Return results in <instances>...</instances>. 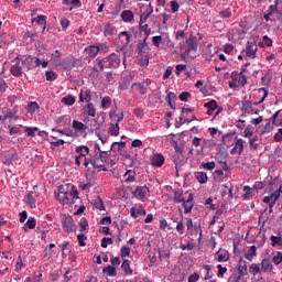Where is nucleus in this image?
I'll list each match as a JSON object with an SVG mask.
<instances>
[{
	"mask_svg": "<svg viewBox=\"0 0 282 282\" xmlns=\"http://www.w3.org/2000/svg\"><path fill=\"white\" fill-rule=\"evenodd\" d=\"M55 198L62 206H74L76 199H78V189L74 185L70 191L68 187L59 185L58 192H55Z\"/></svg>",
	"mask_w": 282,
	"mask_h": 282,
	"instance_id": "1",
	"label": "nucleus"
},
{
	"mask_svg": "<svg viewBox=\"0 0 282 282\" xmlns=\"http://www.w3.org/2000/svg\"><path fill=\"white\" fill-rule=\"evenodd\" d=\"M107 160H109V154L107 151H102L100 150V147L96 145L95 154L90 155L89 159H84V166L85 169H90L89 164H91L93 169L107 171V167H105Z\"/></svg>",
	"mask_w": 282,
	"mask_h": 282,
	"instance_id": "2",
	"label": "nucleus"
},
{
	"mask_svg": "<svg viewBox=\"0 0 282 282\" xmlns=\"http://www.w3.org/2000/svg\"><path fill=\"white\" fill-rule=\"evenodd\" d=\"M97 65L100 67V72H105V69H116L120 67V56L116 53L110 54L108 57L97 59Z\"/></svg>",
	"mask_w": 282,
	"mask_h": 282,
	"instance_id": "3",
	"label": "nucleus"
},
{
	"mask_svg": "<svg viewBox=\"0 0 282 282\" xmlns=\"http://www.w3.org/2000/svg\"><path fill=\"white\" fill-rule=\"evenodd\" d=\"M30 63H34V57L32 56H28L24 58V61L22 62H17L15 64H13L10 68V73L12 74V76H15V78H19L20 76L23 75V65H30Z\"/></svg>",
	"mask_w": 282,
	"mask_h": 282,
	"instance_id": "4",
	"label": "nucleus"
},
{
	"mask_svg": "<svg viewBox=\"0 0 282 282\" xmlns=\"http://www.w3.org/2000/svg\"><path fill=\"white\" fill-rule=\"evenodd\" d=\"M62 228L64 232H76V223H74V217L68 214L62 216Z\"/></svg>",
	"mask_w": 282,
	"mask_h": 282,
	"instance_id": "5",
	"label": "nucleus"
},
{
	"mask_svg": "<svg viewBox=\"0 0 282 282\" xmlns=\"http://www.w3.org/2000/svg\"><path fill=\"white\" fill-rule=\"evenodd\" d=\"M238 272L239 274L236 282H239L240 279H243V276H248V262H246L243 259L239 260Z\"/></svg>",
	"mask_w": 282,
	"mask_h": 282,
	"instance_id": "6",
	"label": "nucleus"
},
{
	"mask_svg": "<svg viewBox=\"0 0 282 282\" xmlns=\"http://www.w3.org/2000/svg\"><path fill=\"white\" fill-rule=\"evenodd\" d=\"M259 51V47L254 44V42H247L246 45V56L249 58H257V52Z\"/></svg>",
	"mask_w": 282,
	"mask_h": 282,
	"instance_id": "7",
	"label": "nucleus"
},
{
	"mask_svg": "<svg viewBox=\"0 0 282 282\" xmlns=\"http://www.w3.org/2000/svg\"><path fill=\"white\" fill-rule=\"evenodd\" d=\"M124 149H127L126 141L113 142L111 144L110 151L118 153L119 155H124Z\"/></svg>",
	"mask_w": 282,
	"mask_h": 282,
	"instance_id": "8",
	"label": "nucleus"
},
{
	"mask_svg": "<svg viewBox=\"0 0 282 282\" xmlns=\"http://www.w3.org/2000/svg\"><path fill=\"white\" fill-rule=\"evenodd\" d=\"M186 45H187V48H186V54H189V52H197V47H198V44H197V41H195V37L193 34L189 35V37L186 40Z\"/></svg>",
	"mask_w": 282,
	"mask_h": 282,
	"instance_id": "9",
	"label": "nucleus"
},
{
	"mask_svg": "<svg viewBox=\"0 0 282 282\" xmlns=\"http://www.w3.org/2000/svg\"><path fill=\"white\" fill-rule=\"evenodd\" d=\"M279 197H281V186L279 189L272 192L269 196H264L263 204H270L271 202H274V204H276Z\"/></svg>",
	"mask_w": 282,
	"mask_h": 282,
	"instance_id": "10",
	"label": "nucleus"
},
{
	"mask_svg": "<svg viewBox=\"0 0 282 282\" xmlns=\"http://www.w3.org/2000/svg\"><path fill=\"white\" fill-rule=\"evenodd\" d=\"M149 188L147 186H138L134 192H132L133 197L137 199H144L147 197Z\"/></svg>",
	"mask_w": 282,
	"mask_h": 282,
	"instance_id": "11",
	"label": "nucleus"
},
{
	"mask_svg": "<svg viewBox=\"0 0 282 282\" xmlns=\"http://www.w3.org/2000/svg\"><path fill=\"white\" fill-rule=\"evenodd\" d=\"M134 19L135 14H133L131 10H123L121 12V20L123 23H133Z\"/></svg>",
	"mask_w": 282,
	"mask_h": 282,
	"instance_id": "12",
	"label": "nucleus"
},
{
	"mask_svg": "<svg viewBox=\"0 0 282 282\" xmlns=\"http://www.w3.org/2000/svg\"><path fill=\"white\" fill-rule=\"evenodd\" d=\"M254 110L252 109V101L250 100H245L242 101V113L240 117L246 118L248 113H252Z\"/></svg>",
	"mask_w": 282,
	"mask_h": 282,
	"instance_id": "13",
	"label": "nucleus"
},
{
	"mask_svg": "<svg viewBox=\"0 0 282 282\" xmlns=\"http://www.w3.org/2000/svg\"><path fill=\"white\" fill-rule=\"evenodd\" d=\"M130 215L133 217V219H138V217H147V210L142 207H131Z\"/></svg>",
	"mask_w": 282,
	"mask_h": 282,
	"instance_id": "14",
	"label": "nucleus"
},
{
	"mask_svg": "<svg viewBox=\"0 0 282 282\" xmlns=\"http://www.w3.org/2000/svg\"><path fill=\"white\" fill-rule=\"evenodd\" d=\"M151 164H152V166H156L158 169H160L164 164V155H162L160 153L154 154L151 158Z\"/></svg>",
	"mask_w": 282,
	"mask_h": 282,
	"instance_id": "15",
	"label": "nucleus"
},
{
	"mask_svg": "<svg viewBox=\"0 0 282 282\" xmlns=\"http://www.w3.org/2000/svg\"><path fill=\"white\" fill-rule=\"evenodd\" d=\"M231 155H237V153L239 155H241V153H243V139H238L236 141L235 147L231 149L230 151Z\"/></svg>",
	"mask_w": 282,
	"mask_h": 282,
	"instance_id": "16",
	"label": "nucleus"
},
{
	"mask_svg": "<svg viewBox=\"0 0 282 282\" xmlns=\"http://www.w3.org/2000/svg\"><path fill=\"white\" fill-rule=\"evenodd\" d=\"M185 215H188L193 210V194H189L187 199L182 202Z\"/></svg>",
	"mask_w": 282,
	"mask_h": 282,
	"instance_id": "17",
	"label": "nucleus"
},
{
	"mask_svg": "<svg viewBox=\"0 0 282 282\" xmlns=\"http://www.w3.org/2000/svg\"><path fill=\"white\" fill-rule=\"evenodd\" d=\"M131 33L123 31L119 33V39L122 43V45H124V47H127V45H129L131 43Z\"/></svg>",
	"mask_w": 282,
	"mask_h": 282,
	"instance_id": "18",
	"label": "nucleus"
},
{
	"mask_svg": "<svg viewBox=\"0 0 282 282\" xmlns=\"http://www.w3.org/2000/svg\"><path fill=\"white\" fill-rule=\"evenodd\" d=\"M124 184H131L133 182H135V177H137V174H135V171L133 170H128L124 175Z\"/></svg>",
	"mask_w": 282,
	"mask_h": 282,
	"instance_id": "19",
	"label": "nucleus"
},
{
	"mask_svg": "<svg viewBox=\"0 0 282 282\" xmlns=\"http://www.w3.org/2000/svg\"><path fill=\"white\" fill-rule=\"evenodd\" d=\"M84 113L89 116L90 118H96V106L89 102L88 105L84 106Z\"/></svg>",
	"mask_w": 282,
	"mask_h": 282,
	"instance_id": "20",
	"label": "nucleus"
},
{
	"mask_svg": "<svg viewBox=\"0 0 282 282\" xmlns=\"http://www.w3.org/2000/svg\"><path fill=\"white\" fill-rule=\"evenodd\" d=\"M149 37H144L143 41L138 43L137 50L139 54H147L149 52V43H147V40Z\"/></svg>",
	"mask_w": 282,
	"mask_h": 282,
	"instance_id": "21",
	"label": "nucleus"
},
{
	"mask_svg": "<svg viewBox=\"0 0 282 282\" xmlns=\"http://www.w3.org/2000/svg\"><path fill=\"white\" fill-rule=\"evenodd\" d=\"M34 228H36V218H32V217H30L24 224V226L22 227L24 232H28V230H34Z\"/></svg>",
	"mask_w": 282,
	"mask_h": 282,
	"instance_id": "22",
	"label": "nucleus"
},
{
	"mask_svg": "<svg viewBox=\"0 0 282 282\" xmlns=\"http://www.w3.org/2000/svg\"><path fill=\"white\" fill-rule=\"evenodd\" d=\"M243 199H252L257 191L248 185L243 187Z\"/></svg>",
	"mask_w": 282,
	"mask_h": 282,
	"instance_id": "23",
	"label": "nucleus"
},
{
	"mask_svg": "<svg viewBox=\"0 0 282 282\" xmlns=\"http://www.w3.org/2000/svg\"><path fill=\"white\" fill-rule=\"evenodd\" d=\"M79 102H91V90H82L79 95Z\"/></svg>",
	"mask_w": 282,
	"mask_h": 282,
	"instance_id": "24",
	"label": "nucleus"
},
{
	"mask_svg": "<svg viewBox=\"0 0 282 282\" xmlns=\"http://www.w3.org/2000/svg\"><path fill=\"white\" fill-rule=\"evenodd\" d=\"M204 107L207 109V116H213L215 113V109H217V101L210 100L204 105Z\"/></svg>",
	"mask_w": 282,
	"mask_h": 282,
	"instance_id": "25",
	"label": "nucleus"
},
{
	"mask_svg": "<svg viewBox=\"0 0 282 282\" xmlns=\"http://www.w3.org/2000/svg\"><path fill=\"white\" fill-rule=\"evenodd\" d=\"M86 52H88V56H90V58H96L100 53V46L90 45L88 48H86Z\"/></svg>",
	"mask_w": 282,
	"mask_h": 282,
	"instance_id": "26",
	"label": "nucleus"
},
{
	"mask_svg": "<svg viewBox=\"0 0 282 282\" xmlns=\"http://www.w3.org/2000/svg\"><path fill=\"white\" fill-rule=\"evenodd\" d=\"M62 257L66 258L67 254L72 252V249H69V241L65 240L63 243L59 245Z\"/></svg>",
	"mask_w": 282,
	"mask_h": 282,
	"instance_id": "27",
	"label": "nucleus"
},
{
	"mask_svg": "<svg viewBox=\"0 0 282 282\" xmlns=\"http://www.w3.org/2000/svg\"><path fill=\"white\" fill-rule=\"evenodd\" d=\"M217 254H218V262L219 263H226V261H228L230 259V253H228V251L226 250H218L217 251Z\"/></svg>",
	"mask_w": 282,
	"mask_h": 282,
	"instance_id": "28",
	"label": "nucleus"
},
{
	"mask_svg": "<svg viewBox=\"0 0 282 282\" xmlns=\"http://www.w3.org/2000/svg\"><path fill=\"white\" fill-rule=\"evenodd\" d=\"M281 115V110H278L271 118L270 121L272 122V124H274V127H281L282 124V117H280Z\"/></svg>",
	"mask_w": 282,
	"mask_h": 282,
	"instance_id": "29",
	"label": "nucleus"
},
{
	"mask_svg": "<svg viewBox=\"0 0 282 282\" xmlns=\"http://www.w3.org/2000/svg\"><path fill=\"white\" fill-rule=\"evenodd\" d=\"M75 151L80 158H87L89 155V147L87 145H79Z\"/></svg>",
	"mask_w": 282,
	"mask_h": 282,
	"instance_id": "30",
	"label": "nucleus"
},
{
	"mask_svg": "<svg viewBox=\"0 0 282 282\" xmlns=\"http://www.w3.org/2000/svg\"><path fill=\"white\" fill-rule=\"evenodd\" d=\"M39 109H41V106L36 101H30L26 106V110L31 115L36 113V111H39Z\"/></svg>",
	"mask_w": 282,
	"mask_h": 282,
	"instance_id": "31",
	"label": "nucleus"
},
{
	"mask_svg": "<svg viewBox=\"0 0 282 282\" xmlns=\"http://www.w3.org/2000/svg\"><path fill=\"white\" fill-rule=\"evenodd\" d=\"M121 270H123V272H126V274H128L129 276L133 274V270L131 269V262L128 259L123 260L121 264Z\"/></svg>",
	"mask_w": 282,
	"mask_h": 282,
	"instance_id": "32",
	"label": "nucleus"
},
{
	"mask_svg": "<svg viewBox=\"0 0 282 282\" xmlns=\"http://www.w3.org/2000/svg\"><path fill=\"white\" fill-rule=\"evenodd\" d=\"M270 241H271L272 248H276V246L282 248V235L281 234H279L278 236H271Z\"/></svg>",
	"mask_w": 282,
	"mask_h": 282,
	"instance_id": "33",
	"label": "nucleus"
},
{
	"mask_svg": "<svg viewBox=\"0 0 282 282\" xmlns=\"http://www.w3.org/2000/svg\"><path fill=\"white\" fill-rule=\"evenodd\" d=\"M254 257H257V246H251L245 254V259H247V261H252Z\"/></svg>",
	"mask_w": 282,
	"mask_h": 282,
	"instance_id": "34",
	"label": "nucleus"
},
{
	"mask_svg": "<svg viewBox=\"0 0 282 282\" xmlns=\"http://www.w3.org/2000/svg\"><path fill=\"white\" fill-rule=\"evenodd\" d=\"M72 128L74 129V131H76L77 133H80V131H85V129H87V127L85 126V123L78 121V120H73V124Z\"/></svg>",
	"mask_w": 282,
	"mask_h": 282,
	"instance_id": "35",
	"label": "nucleus"
},
{
	"mask_svg": "<svg viewBox=\"0 0 282 282\" xmlns=\"http://www.w3.org/2000/svg\"><path fill=\"white\" fill-rule=\"evenodd\" d=\"M272 262H270V259L268 258H264L262 261H261V271L262 272H268V270H270V272H272Z\"/></svg>",
	"mask_w": 282,
	"mask_h": 282,
	"instance_id": "36",
	"label": "nucleus"
},
{
	"mask_svg": "<svg viewBox=\"0 0 282 282\" xmlns=\"http://www.w3.org/2000/svg\"><path fill=\"white\" fill-rule=\"evenodd\" d=\"M195 178L199 184H206V182H208V175L206 172H195Z\"/></svg>",
	"mask_w": 282,
	"mask_h": 282,
	"instance_id": "37",
	"label": "nucleus"
},
{
	"mask_svg": "<svg viewBox=\"0 0 282 282\" xmlns=\"http://www.w3.org/2000/svg\"><path fill=\"white\" fill-rule=\"evenodd\" d=\"M108 133H110V135H115V137L120 135V124L110 123Z\"/></svg>",
	"mask_w": 282,
	"mask_h": 282,
	"instance_id": "38",
	"label": "nucleus"
},
{
	"mask_svg": "<svg viewBox=\"0 0 282 282\" xmlns=\"http://www.w3.org/2000/svg\"><path fill=\"white\" fill-rule=\"evenodd\" d=\"M174 150H175V154L173 156L174 158V164L177 166V155H183L184 147L178 145L177 142H175Z\"/></svg>",
	"mask_w": 282,
	"mask_h": 282,
	"instance_id": "39",
	"label": "nucleus"
},
{
	"mask_svg": "<svg viewBox=\"0 0 282 282\" xmlns=\"http://www.w3.org/2000/svg\"><path fill=\"white\" fill-rule=\"evenodd\" d=\"M104 274H107L108 276H118V272L116 271V267L108 265L104 268L102 270Z\"/></svg>",
	"mask_w": 282,
	"mask_h": 282,
	"instance_id": "40",
	"label": "nucleus"
},
{
	"mask_svg": "<svg viewBox=\"0 0 282 282\" xmlns=\"http://www.w3.org/2000/svg\"><path fill=\"white\" fill-rule=\"evenodd\" d=\"M26 203L29 204L30 208H36V199L34 198L33 192L28 193Z\"/></svg>",
	"mask_w": 282,
	"mask_h": 282,
	"instance_id": "41",
	"label": "nucleus"
},
{
	"mask_svg": "<svg viewBox=\"0 0 282 282\" xmlns=\"http://www.w3.org/2000/svg\"><path fill=\"white\" fill-rule=\"evenodd\" d=\"M131 89H137V91H139V94H141V96H145V94H147V87H144V85H142L140 83L132 84Z\"/></svg>",
	"mask_w": 282,
	"mask_h": 282,
	"instance_id": "42",
	"label": "nucleus"
},
{
	"mask_svg": "<svg viewBox=\"0 0 282 282\" xmlns=\"http://www.w3.org/2000/svg\"><path fill=\"white\" fill-rule=\"evenodd\" d=\"M34 21H35V23H37V25H41V28H42L43 30H45V25H46V23H47V17H45V15H39V17L35 18L32 22L34 23Z\"/></svg>",
	"mask_w": 282,
	"mask_h": 282,
	"instance_id": "43",
	"label": "nucleus"
},
{
	"mask_svg": "<svg viewBox=\"0 0 282 282\" xmlns=\"http://www.w3.org/2000/svg\"><path fill=\"white\" fill-rule=\"evenodd\" d=\"M173 199H174L175 204H182V202H184V192L174 191Z\"/></svg>",
	"mask_w": 282,
	"mask_h": 282,
	"instance_id": "44",
	"label": "nucleus"
},
{
	"mask_svg": "<svg viewBox=\"0 0 282 282\" xmlns=\"http://www.w3.org/2000/svg\"><path fill=\"white\" fill-rule=\"evenodd\" d=\"M259 94H262V97L259 101H254L253 105L257 106V105H261L265 101V99L268 98V89L265 88H260L259 89Z\"/></svg>",
	"mask_w": 282,
	"mask_h": 282,
	"instance_id": "45",
	"label": "nucleus"
},
{
	"mask_svg": "<svg viewBox=\"0 0 282 282\" xmlns=\"http://www.w3.org/2000/svg\"><path fill=\"white\" fill-rule=\"evenodd\" d=\"M140 32H143L145 35V39H149L151 36V28H149V24H139Z\"/></svg>",
	"mask_w": 282,
	"mask_h": 282,
	"instance_id": "46",
	"label": "nucleus"
},
{
	"mask_svg": "<svg viewBox=\"0 0 282 282\" xmlns=\"http://www.w3.org/2000/svg\"><path fill=\"white\" fill-rule=\"evenodd\" d=\"M249 272L250 274H252L253 276H257V274H259L261 272V267H259V264L257 263H252L249 267Z\"/></svg>",
	"mask_w": 282,
	"mask_h": 282,
	"instance_id": "47",
	"label": "nucleus"
},
{
	"mask_svg": "<svg viewBox=\"0 0 282 282\" xmlns=\"http://www.w3.org/2000/svg\"><path fill=\"white\" fill-rule=\"evenodd\" d=\"M170 219H171V221H173V224H177V223H180L181 220L184 219V215L182 214V212L176 213V214H172L170 216Z\"/></svg>",
	"mask_w": 282,
	"mask_h": 282,
	"instance_id": "48",
	"label": "nucleus"
},
{
	"mask_svg": "<svg viewBox=\"0 0 282 282\" xmlns=\"http://www.w3.org/2000/svg\"><path fill=\"white\" fill-rule=\"evenodd\" d=\"M62 102L64 105H67L68 107H72V105H74V102H76V98H74V96H72V95H68L62 99Z\"/></svg>",
	"mask_w": 282,
	"mask_h": 282,
	"instance_id": "49",
	"label": "nucleus"
},
{
	"mask_svg": "<svg viewBox=\"0 0 282 282\" xmlns=\"http://www.w3.org/2000/svg\"><path fill=\"white\" fill-rule=\"evenodd\" d=\"M238 85H240V87H246V85H248V77L246 74L238 73Z\"/></svg>",
	"mask_w": 282,
	"mask_h": 282,
	"instance_id": "50",
	"label": "nucleus"
},
{
	"mask_svg": "<svg viewBox=\"0 0 282 282\" xmlns=\"http://www.w3.org/2000/svg\"><path fill=\"white\" fill-rule=\"evenodd\" d=\"M111 107V97L105 96L101 99V109H109Z\"/></svg>",
	"mask_w": 282,
	"mask_h": 282,
	"instance_id": "51",
	"label": "nucleus"
},
{
	"mask_svg": "<svg viewBox=\"0 0 282 282\" xmlns=\"http://www.w3.org/2000/svg\"><path fill=\"white\" fill-rule=\"evenodd\" d=\"M203 270L206 271L205 281H210V279H213V275L210 274V270H213V265L204 264Z\"/></svg>",
	"mask_w": 282,
	"mask_h": 282,
	"instance_id": "52",
	"label": "nucleus"
},
{
	"mask_svg": "<svg viewBox=\"0 0 282 282\" xmlns=\"http://www.w3.org/2000/svg\"><path fill=\"white\" fill-rule=\"evenodd\" d=\"M93 204L97 210H105V203H102V198L98 197L93 202Z\"/></svg>",
	"mask_w": 282,
	"mask_h": 282,
	"instance_id": "53",
	"label": "nucleus"
},
{
	"mask_svg": "<svg viewBox=\"0 0 282 282\" xmlns=\"http://www.w3.org/2000/svg\"><path fill=\"white\" fill-rule=\"evenodd\" d=\"M45 76H46V80L48 83H52V80H56V78H58V75L55 72H52V70H46Z\"/></svg>",
	"mask_w": 282,
	"mask_h": 282,
	"instance_id": "54",
	"label": "nucleus"
},
{
	"mask_svg": "<svg viewBox=\"0 0 282 282\" xmlns=\"http://www.w3.org/2000/svg\"><path fill=\"white\" fill-rule=\"evenodd\" d=\"M200 166H202V169H204L205 171H213V170H215V166H216V164H215V161H212V162H203L202 164H200Z\"/></svg>",
	"mask_w": 282,
	"mask_h": 282,
	"instance_id": "55",
	"label": "nucleus"
},
{
	"mask_svg": "<svg viewBox=\"0 0 282 282\" xmlns=\"http://www.w3.org/2000/svg\"><path fill=\"white\" fill-rule=\"evenodd\" d=\"M150 17H151V11L149 12L144 11L143 13H141L139 24L141 25L145 24L147 21H149Z\"/></svg>",
	"mask_w": 282,
	"mask_h": 282,
	"instance_id": "56",
	"label": "nucleus"
},
{
	"mask_svg": "<svg viewBox=\"0 0 282 282\" xmlns=\"http://www.w3.org/2000/svg\"><path fill=\"white\" fill-rule=\"evenodd\" d=\"M217 270H218V272H217L218 279H224V275L226 274V272H228V268H226L221 264L217 265Z\"/></svg>",
	"mask_w": 282,
	"mask_h": 282,
	"instance_id": "57",
	"label": "nucleus"
},
{
	"mask_svg": "<svg viewBox=\"0 0 282 282\" xmlns=\"http://www.w3.org/2000/svg\"><path fill=\"white\" fill-rule=\"evenodd\" d=\"M259 141V137H253L249 140V147L250 149H253L254 151H257V149H259V143H257Z\"/></svg>",
	"mask_w": 282,
	"mask_h": 282,
	"instance_id": "58",
	"label": "nucleus"
},
{
	"mask_svg": "<svg viewBox=\"0 0 282 282\" xmlns=\"http://www.w3.org/2000/svg\"><path fill=\"white\" fill-rule=\"evenodd\" d=\"M272 263H274V265H281L282 263V252L278 251L276 254L272 258Z\"/></svg>",
	"mask_w": 282,
	"mask_h": 282,
	"instance_id": "59",
	"label": "nucleus"
},
{
	"mask_svg": "<svg viewBox=\"0 0 282 282\" xmlns=\"http://www.w3.org/2000/svg\"><path fill=\"white\" fill-rule=\"evenodd\" d=\"M43 61H41V58H35V61L33 59V63L26 64L28 65V69H34V67H41Z\"/></svg>",
	"mask_w": 282,
	"mask_h": 282,
	"instance_id": "60",
	"label": "nucleus"
},
{
	"mask_svg": "<svg viewBox=\"0 0 282 282\" xmlns=\"http://www.w3.org/2000/svg\"><path fill=\"white\" fill-rule=\"evenodd\" d=\"M221 19H230L232 17V10L227 8L225 11L219 12Z\"/></svg>",
	"mask_w": 282,
	"mask_h": 282,
	"instance_id": "61",
	"label": "nucleus"
},
{
	"mask_svg": "<svg viewBox=\"0 0 282 282\" xmlns=\"http://www.w3.org/2000/svg\"><path fill=\"white\" fill-rule=\"evenodd\" d=\"M129 254H131V248L127 246L121 247V258L124 260Z\"/></svg>",
	"mask_w": 282,
	"mask_h": 282,
	"instance_id": "62",
	"label": "nucleus"
},
{
	"mask_svg": "<svg viewBox=\"0 0 282 282\" xmlns=\"http://www.w3.org/2000/svg\"><path fill=\"white\" fill-rule=\"evenodd\" d=\"M184 218L176 223V232H178V235H184Z\"/></svg>",
	"mask_w": 282,
	"mask_h": 282,
	"instance_id": "63",
	"label": "nucleus"
},
{
	"mask_svg": "<svg viewBox=\"0 0 282 282\" xmlns=\"http://www.w3.org/2000/svg\"><path fill=\"white\" fill-rule=\"evenodd\" d=\"M274 142H282V128L278 130V132L274 134Z\"/></svg>",
	"mask_w": 282,
	"mask_h": 282,
	"instance_id": "64",
	"label": "nucleus"
}]
</instances>
